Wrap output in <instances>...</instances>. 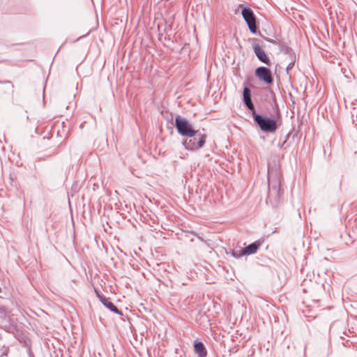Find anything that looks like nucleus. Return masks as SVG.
I'll list each match as a JSON object with an SVG mask.
<instances>
[{"instance_id": "nucleus-16", "label": "nucleus", "mask_w": 357, "mask_h": 357, "mask_svg": "<svg viewBox=\"0 0 357 357\" xmlns=\"http://www.w3.org/2000/svg\"><path fill=\"white\" fill-rule=\"evenodd\" d=\"M94 290H95L96 296L99 298L100 302H101V299L106 298L98 289L95 288Z\"/></svg>"}, {"instance_id": "nucleus-11", "label": "nucleus", "mask_w": 357, "mask_h": 357, "mask_svg": "<svg viewBox=\"0 0 357 357\" xmlns=\"http://www.w3.org/2000/svg\"><path fill=\"white\" fill-rule=\"evenodd\" d=\"M101 303L111 312L119 314L121 317L123 316L122 311L118 309V307L110 301L109 298L101 299Z\"/></svg>"}, {"instance_id": "nucleus-2", "label": "nucleus", "mask_w": 357, "mask_h": 357, "mask_svg": "<svg viewBox=\"0 0 357 357\" xmlns=\"http://www.w3.org/2000/svg\"><path fill=\"white\" fill-rule=\"evenodd\" d=\"M268 197L278 199L280 197V180L278 167L268 168Z\"/></svg>"}, {"instance_id": "nucleus-1", "label": "nucleus", "mask_w": 357, "mask_h": 357, "mask_svg": "<svg viewBox=\"0 0 357 357\" xmlns=\"http://www.w3.org/2000/svg\"><path fill=\"white\" fill-rule=\"evenodd\" d=\"M250 86V84L248 81L243 82L242 100L245 107L250 111L255 124L262 132L274 133L281 124V112L274 91L271 88H268L271 98L270 105L272 106L275 113V116H268L258 114L256 112L255 105L252 100V91Z\"/></svg>"}, {"instance_id": "nucleus-4", "label": "nucleus", "mask_w": 357, "mask_h": 357, "mask_svg": "<svg viewBox=\"0 0 357 357\" xmlns=\"http://www.w3.org/2000/svg\"><path fill=\"white\" fill-rule=\"evenodd\" d=\"M186 137L182 141V144L185 149L188 151H196L204 146L207 136L205 133H202L197 130V135Z\"/></svg>"}, {"instance_id": "nucleus-6", "label": "nucleus", "mask_w": 357, "mask_h": 357, "mask_svg": "<svg viewBox=\"0 0 357 357\" xmlns=\"http://www.w3.org/2000/svg\"><path fill=\"white\" fill-rule=\"evenodd\" d=\"M255 77L264 84L270 86L274 82L271 70L266 66H259L255 70Z\"/></svg>"}, {"instance_id": "nucleus-20", "label": "nucleus", "mask_w": 357, "mask_h": 357, "mask_svg": "<svg viewBox=\"0 0 357 357\" xmlns=\"http://www.w3.org/2000/svg\"><path fill=\"white\" fill-rule=\"evenodd\" d=\"M289 135H290V133H287V134L286 135V136H285V139H284V140H286V142L287 141V139L289 138Z\"/></svg>"}, {"instance_id": "nucleus-13", "label": "nucleus", "mask_w": 357, "mask_h": 357, "mask_svg": "<svg viewBox=\"0 0 357 357\" xmlns=\"http://www.w3.org/2000/svg\"><path fill=\"white\" fill-rule=\"evenodd\" d=\"M231 254L236 259H239L241 257L246 256L245 254H244L243 248L233 250H231Z\"/></svg>"}, {"instance_id": "nucleus-12", "label": "nucleus", "mask_w": 357, "mask_h": 357, "mask_svg": "<svg viewBox=\"0 0 357 357\" xmlns=\"http://www.w3.org/2000/svg\"><path fill=\"white\" fill-rule=\"evenodd\" d=\"M280 50L281 52L284 53L287 55H291V59L296 60V55L293 49L285 44H282L280 47Z\"/></svg>"}, {"instance_id": "nucleus-19", "label": "nucleus", "mask_w": 357, "mask_h": 357, "mask_svg": "<svg viewBox=\"0 0 357 357\" xmlns=\"http://www.w3.org/2000/svg\"><path fill=\"white\" fill-rule=\"evenodd\" d=\"M349 344H351V342H350L349 340H347L346 342L343 343V345L346 347H350Z\"/></svg>"}, {"instance_id": "nucleus-15", "label": "nucleus", "mask_w": 357, "mask_h": 357, "mask_svg": "<svg viewBox=\"0 0 357 357\" xmlns=\"http://www.w3.org/2000/svg\"><path fill=\"white\" fill-rule=\"evenodd\" d=\"M7 317V312L4 306L0 305V319H5Z\"/></svg>"}, {"instance_id": "nucleus-5", "label": "nucleus", "mask_w": 357, "mask_h": 357, "mask_svg": "<svg viewBox=\"0 0 357 357\" xmlns=\"http://www.w3.org/2000/svg\"><path fill=\"white\" fill-rule=\"evenodd\" d=\"M241 15L250 31L253 34L260 35L261 33L257 31V17L253 10L249 7H243L241 10Z\"/></svg>"}, {"instance_id": "nucleus-24", "label": "nucleus", "mask_w": 357, "mask_h": 357, "mask_svg": "<svg viewBox=\"0 0 357 357\" xmlns=\"http://www.w3.org/2000/svg\"><path fill=\"white\" fill-rule=\"evenodd\" d=\"M165 40H170V38H165Z\"/></svg>"}, {"instance_id": "nucleus-14", "label": "nucleus", "mask_w": 357, "mask_h": 357, "mask_svg": "<svg viewBox=\"0 0 357 357\" xmlns=\"http://www.w3.org/2000/svg\"><path fill=\"white\" fill-rule=\"evenodd\" d=\"M296 60L294 59H291V61L289 62V63L287 65L286 68V73L287 75H289L290 71L293 69L295 65Z\"/></svg>"}, {"instance_id": "nucleus-10", "label": "nucleus", "mask_w": 357, "mask_h": 357, "mask_svg": "<svg viewBox=\"0 0 357 357\" xmlns=\"http://www.w3.org/2000/svg\"><path fill=\"white\" fill-rule=\"evenodd\" d=\"M193 348L195 354L197 355V357H206L207 349L202 341L196 340L193 342Z\"/></svg>"}, {"instance_id": "nucleus-8", "label": "nucleus", "mask_w": 357, "mask_h": 357, "mask_svg": "<svg viewBox=\"0 0 357 357\" xmlns=\"http://www.w3.org/2000/svg\"><path fill=\"white\" fill-rule=\"evenodd\" d=\"M195 321L204 329L211 326L209 315L206 312L199 311L195 317Z\"/></svg>"}, {"instance_id": "nucleus-7", "label": "nucleus", "mask_w": 357, "mask_h": 357, "mask_svg": "<svg viewBox=\"0 0 357 357\" xmlns=\"http://www.w3.org/2000/svg\"><path fill=\"white\" fill-rule=\"evenodd\" d=\"M253 51L259 61L269 66L271 65L270 58L267 56L265 51L258 43L252 44Z\"/></svg>"}, {"instance_id": "nucleus-17", "label": "nucleus", "mask_w": 357, "mask_h": 357, "mask_svg": "<svg viewBox=\"0 0 357 357\" xmlns=\"http://www.w3.org/2000/svg\"><path fill=\"white\" fill-rule=\"evenodd\" d=\"M285 144H286V140H284V142H282V143H279V144H278V147H279L280 149H286V148L284 147Z\"/></svg>"}, {"instance_id": "nucleus-18", "label": "nucleus", "mask_w": 357, "mask_h": 357, "mask_svg": "<svg viewBox=\"0 0 357 357\" xmlns=\"http://www.w3.org/2000/svg\"><path fill=\"white\" fill-rule=\"evenodd\" d=\"M8 351H9V349H8V348H7V349H6V351H5L4 352H3V354L1 355V356H0V357H2V356H8Z\"/></svg>"}, {"instance_id": "nucleus-9", "label": "nucleus", "mask_w": 357, "mask_h": 357, "mask_svg": "<svg viewBox=\"0 0 357 357\" xmlns=\"http://www.w3.org/2000/svg\"><path fill=\"white\" fill-rule=\"evenodd\" d=\"M264 242V238H261L255 242L249 244L248 245L243 248V252L245 255H250L256 253L258 249L262 245Z\"/></svg>"}, {"instance_id": "nucleus-3", "label": "nucleus", "mask_w": 357, "mask_h": 357, "mask_svg": "<svg viewBox=\"0 0 357 357\" xmlns=\"http://www.w3.org/2000/svg\"><path fill=\"white\" fill-rule=\"evenodd\" d=\"M174 126L181 136L193 137L197 135V130L193 127L192 124L180 115H176L175 117Z\"/></svg>"}, {"instance_id": "nucleus-22", "label": "nucleus", "mask_w": 357, "mask_h": 357, "mask_svg": "<svg viewBox=\"0 0 357 357\" xmlns=\"http://www.w3.org/2000/svg\"><path fill=\"white\" fill-rule=\"evenodd\" d=\"M165 40H170V38H165Z\"/></svg>"}, {"instance_id": "nucleus-26", "label": "nucleus", "mask_w": 357, "mask_h": 357, "mask_svg": "<svg viewBox=\"0 0 357 357\" xmlns=\"http://www.w3.org/2000/svg\"><path fill=\"white\" fill-rule=\"evenodd\" d=\"M6 83H11L10 81H6Z\"/></svg>"}, {"instance_id": "nucleus-23", "label": "nucleus", "mask_w": 357, "mask_h": 357, "mask_svg": "<svg viewBox=\"0 0 357 357\" xmlns=\"http://www.w3.org/2000/svg\"><path fill=\"white\" fill-rule=\"evenodd\" d=\"M165 40H170V38H165Z\"/></svg>"}, {"instance_id": "nucleus-21", "label": "nucleus", "mask_w": 357, "mask_h": 357, "mask_svg": "<svg viewBox=\"0 0 357 357\" xmlns=\"http://www.w3.org/2000/svg\"><path fill=\"white\" fill-rule=\"evenodd\" d=\"M289 56L290 61H291V55H288Z\"/></svg>"}, {"instance_id": "nucleus-25", "label": "nucleus", "mask_w": 357, "mask_h": 357, "mask_svg": "<svg viewBox=\"0 0 357 357\" xmlns=\"http://www.w3.org/2000/svg\"><path fill=\"white\" fill-rule=\"evenodd\" d=\"M29 357H33L31 353H29Z\"/></svg>"}]
</instances>
